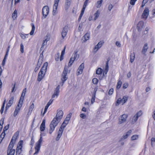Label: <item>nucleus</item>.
I'll list each match as a JSON object with an SVG mask.
<instances>
[{
  "mask_svg": "<svg viewBox=\"0 0 155 155\" xmlns=\"http://www.w3.org/2000/svg\"><path fill=\"white\" fill-rule=\"evenodd\" d=\"M49 11V9L48 6L46 5L44 6L42 9V13L44 18H46L48 14Z\"/></svg>",
  "mask_w": 155,
  "mask_h": 155,
  "instance_id": "1a4fd4ad",
  "label": "nucleus"
},
{
  "mask_svg": "<svg viewBox=\"0 0 155 155\" xmlns=\"http://www.w3.org/2000/svg\"><path fill=\"white\" fill-rule=\"evenodd\" d=\"M128 96H124L122 98L120 97L119 98L115 103L116 106H118L120 104L123 105L126 103L128 99Z\"/></svg>",
  "mask_w": 155,
  "mask_h": 155,
  "instance_id": "423d86ee",
  "label": "nucleus"
},
{
  "mask_svg": "<svg viewBox=\"0 0 155 155\" xmlns=\"http://www.w3.org/2000/svg\"><path fill=\"white\" fill-rule=\"evenodd\" d=\"M4 108V106H2L1 109L0 110V111H1V114H2L3 113Z\"/></svg>",
  "mask_w": 155,
  "mask_h": 155,
  "instance_id": "69168bd1",
  "label": "nucleus"
},
{
  "mask_svg": "<svg viewBox=\"0 0 155 155\" xmlns=\"http://www.w3.org/2000/svg\"><path fill=\"white\" fill-rule=\"evenodd\" d=\"M5 61H6V60L3 59L2 61V65L3 66H4L5 65Z\"/></svg>",
  "mask_w": 155,
  "mask_h": 155,
  "instance_id": "338daca9",
  "label": "nucleus"
},
{
  "mask_svg": "<svg viewBox=\"0 0 155 155\" xmlns=\"http://www.w3.org/2000/svg\"><path fill=\"white\" fill-rule=\"evenodd\" d=\"M19 111V110L15 109L14 113V116L15 117L17 115Z\"/></svg>",
  "mask_w": 155,
  "mask_h": 155,
  "instance_id": "79ce46f5",
  "label": "nucleus"
},
{
  "mask_svg": "<svg viewBox=\"0 0 155 155\" xmlns=\"http://www.w3.org/2000/svg\"><path fill=\"white\" fill-rule=\"evenodd\" d=\"M42 63V60H40V58L39 59L37 65V66L35 68V72H36L38 71L39 69L40 66Z\"/></svg>",
  "mask_w": 155,
  "mask_h": 155,
  "instance_id": "6ab92c4d",
  "label": "nucleus"
},
{
  "mask_svg": "<svg viewBox=\"0 0 155 155\" xmlns=\"http://www.w3.org/2000/svg\"><path fill=\"white\" fill-rule=\"evenodd\" d=\"M100 14V12L98 10H97L96 12L94 14V15L95 16V17L94 18V20H96L97 18L99 16Z\"/></svg>",
  "mask_w": 155,
  "mask_h": 155,
  "instance_id": "72a5a7b5",
  "label": "nucleus"
},
{
  "mask_svg": "<svg viewBox=\"0 0 155 155\" xmlns=\"http://www.w3.org/2000/svg\"><path fill=\"white\" fill-rule=\"evenodd\" d=\"M70 119L71 118H70L67 117H66L65 118V119L64 120V121H67V122H68L69 123V121L70 120Z\"/></svg>",
  "mask_w": 155,
  "mask_h": 155,
  "instance_id": "e2e57ef3",
  "label": "nucleus"
},
{
  "mask_svg": "<svg viewBox=\"0 0 155 155\" xmlns=\"http://www.w3.org/2000/svg\"><path fill=\"white\" fill-rule=\"evenodd\" d=\"M60 0H54V4L53 5V14L55 15L56 13L59 2Z\"/></svg>",
  "mask_w": 155,
  "mask_h": 155,
  "instance_id": "9d476101",
  "label": "nucleus"
},
{
  "mask_svg": "<svg viewBox=\"0 0 155 155\" xmlns=\"http://www.w3.org/2000/svg\"><path fill=\"white\" fill-rule=\"evenodd\" d=\"M48 66V63L45 62L38 73L37 78V80L38 81H40L44 77Z\"/></svg>",
  "mask_w": 155,
  "mask_h": 155,
  "instance_id": "7ed1b4c3",
  "label": "nucleus"
},
{
  "mask_svg": "<svg viewBox=\"0 0 155 155\" xmlns=\"http://www.w3.org/2000/svg\"><path fill=\"white\" fill-rule=\"evenodd\" d=\"M110 60L109 58H108L107 61L106 63V66L105 67V69L104 70V71L106 73L108 71L109 66H108V62Z\"/></svg>",
  "mask_w": 155,
  "mask_h": 155,
  "instance_id": "bb28decb",
  "label": "nucleus"
},
{
  "mask_svg": "<svg viewBox=\"0 0 155 155\" xmlns=\"http://www.w3.org/2000/svg\"><path fill=\"white\" fill-rule=\"evenodd\" d=\"M149 9L148 8L145 7L142 15V18L145 19H147L149 15Z\"/></svg>",
  "mask_w": 155,
  "mask_h": 155,
  "instance_id": "f8f14e48",
  "label": "nucleus"
},
{
  "mask_svg": "<svg viewBox=\"0 0 155 155\" xmlns=\"http://www.w3.org/2000/svg\"><path fill=\"white\" fill-rule=\"evenodd\" d=\"M68 70V68H67L65 67L63 72L61 79L62 81L63 84L68 79L67 76Z\"/></svg>",
  "mask_w": 155,
  "mask_h": 155,
  "instance_id": "6e6552de",
  "label": "nucleus"
},
{
  "mask_svg": "<svg viewBox=\"0 0 155 155\" xmlns=\"http://www.w3.org/2000/svg\"><path fill=\"white\" fill-rule=\"evenodd\" d=\"M31 26L32 28L31 30L30 33V35H33L34 33L35 29V27L33 23H31Z\"/></svg>",
  "mask_w": 155,
  "mask_h": 155,
  "instance_id": "a878e982",
  "label": "nucleus"
},
{
  "mask_svg": "<svg viewBox=\"0 0 155 155\" xmlns=\"http://www.w3.org/2000/svg\"><path fill=\"white\" fill-rule=\"evenodd\" d=\"M60 54L59 53L56 54L55 55V59L56 61H58L59 59Z\"/></svg>",
  "mask_w": 155,
  "mask_h": 155,
  "instance_id": "a19ab883",
  "label": "nucleus"
},
{
  "mask_svg": "<svg viewBox=\"0 0 155 155\" xmlns=\"http://www.w3.org/2000/svg\"><path fill=\"white\" fill-rule=\"evenodd\" d=\"M114 89L113 88H110L108 92V94L110 95H111L113 93Z\"/></svg>",
  "mask_w": 155,
  "mask_h": 155,
  "instance_id": "49530a36",
  "label": "nucleus"
},
{
  "mask_svg": "<svg viewBox=\"0 0 155 155\" xmlns=\"http://www.w3.org/2000/svg\"><path fill=\"white\" fill-rule=\"evenodd\" d=\"M80 117L83 119H84L86 117V116L84 114H80Z\"/></svg>",
  "mask_w": 155,
  "mask_h": 155,
  "instance_id": "5fc2aeb1",
  "label": "nucleus"
},
{
  "mask_svg": "<svg viewBox=\"0 0 155 155\" xmlns=\"http://www.w3.org/2000/svg\"><path fill=\"white\" fill-rule=\"evenodd\" d=\"M148 48V47L147 46V44L146 43L143 46V49L142 51V54L145 55V54L146 52L147 51V50Z\"/></svg>",
  "mask_w": 155,
  "mask_h": 155,
  "instance_id": "b1692460",
  "label": "nucleus"
},
{
  "mask_svg": "<svg viewBox=\"0 0 155 155\" xmlns=\"http://www.w3.org/2000/svg\"><path fill=\"white\" fill-rule=\"evenodd\" d=\"M122 84L121 79H119L116 85V88L117 90H119Z\"/></svg>",
  "mask_w": 155,
  "mask_h": 155,
  "instance_id": "393cba45",
  "label": "nucleus"
},
{
  "mask_svg": "<svg viewBox=\"0 0 155 155\" xmlns=\"http://www.w3.org/2000/svg\"><path fill=\"white\" fill-rule=\"evenodd\" d=\"M83 38L84 39V41H87L89 39L90 34L88 33H86L83 36Z\"/></svg>",
  "mask_w": 155,
  "mask_h": 155,
  "instance_id": "c756f323",
  "label": "nucleus"
},
{
  "mask_svg": "<svg viewBox=\"0 0 155 155\" xmlns=\"http://www.w3.org/2000/svg\"><path fill=\"white\" fill-rule=\"evenodd\" d=\"M60 85H58L54 90V92L52 96V98H54L55 97H57L59 93Z\"/></svg>",
  "mask_w": 155,
  "mask_h": 155,
  "instance_id": "ddd939ff",
  "label": "nucleus"
},
{
  "mask_svg": "<svg viewBox=\"0 0 155 155\" xmlns=\"http://www.w3.org/2000/svg\"><path fill=\"white\" fill-rule=\"evenodd\" d=\"M14 98L13 97H11L10 99L8 101L6 105V107L8 108L10 107L13 103Z\"/></svg>",
  "mask_w": 155,
  "mask_h": 155,
  "instance_id": "f3484780",
  "label": "nucleus"
},
{
  "mask_svg": "<svg viewBox=\"0 0 155 155\" xmlns=\"http://www.w3.org/2000/svg\"><path fill=\"white\" fill-rule=\"evenodd\" d=\"M49 40L48 39L47 40V39H45L44 41V42L42 44V47H44V46L47 44V42Z\"/></svg>",
  "mask_w": 155,
  "mask_h": 155,
  "instance_id": "3c124183",
  "label": "nucleus"
},
{
  "mask_svg": "<svg viewBox=\"0 0 155 155\" xmlns=\"http://www.w3.org/2000/svg\"><path fill=\"white\" fill-rule=\"evenodd\" d=\"M128 84L127 83H125L123 85V88L124 89H126L128 87Z\"/></svg>",
  "mask_w": 155,
  "mask_h": 155,
  "instance_id": "37998d69",
  "label": "nucleus"
},
{
  "mask_svg": "<svg viewBox=\"0 0 155 155\" xmlns=\"http://www.w3.org/2000/svg\"><path fill=\"white\" fill-rule=\"evenodd\" d=\"M26 91V88H24L22 91L18 103L16 108V109L20 110L22 107L24 97Z\"/></svg>",
  "mask_w": 155,
  "mask_h": 155,
  "instance_id": "39448f33",
  "label": "nucleus"
},
{
  "mask_svg": "<svg viewBox=\"0 0 155 155\" xmlns=\"http://www.w3.org/2000/svg\"><path fill=\"white\" fill-rule=\"evenodd\" d=\"M77 52L76 51L74 52V54L72 55V56L71 57V58H72V61H74L76 58L78 54H77Z\"/></svg>",
  "mask_w": 155,
  "mask_h": 155,
  "instance_id": "f704fd0d",
  "label": "nucleus"
},
{
  "mask_svg": "<svg viewBox=\"0 0 155 155\" xmlns=\"http://www.w3.org/2000/svg\"><path fill=\"white\" fill-rule=\"evenodd\" d=\"M153 114L152 115L153 117V119L155 120V110L153 111Z\"/></svg>",
  "mask_w": 155,
  "mask_h": 155,
  "instance_id": "774afa93",
  "label": "nucleus"
},
{
  "mask_svg": "<svg viewBox=\"0 0 155 155\" xmlns=\"http://www.w3.org/2000/svg\"><path fill=\"white\" fill-rule=\"evenodd\" d=\"M148 0H143L142 3L141 7H143L145 5V4L148 2Z\"/></svg>",
  "mask_w": 155,
  "mask_h": 155,
  "instance_id": "a18cd8bd",
  "label": "nucleus"
},
{
  "mask_svg": "<svg viewBox=\"0 0 155 155\" xmlns=\"http://www.w3.org/2000/svg\"><path fill=\"white\" fill-rule=\"evenodd\" d=\"M84 67V64L83 63L80 65L77 70V75L81 74L82 73Z\"/></svg>",
  "mask_w": 155,
  "mask_h": 155,
  "instance_id": "9b49d317",
  "label": "nucleus"
},
{
  "mask_svg": "<svg viewBox=\"0 0 155 155\" xmlns=\"http://www.w3.org/2000/svg\"><path fill=\"white\" fill-rule=\"evenodd\" d=\"M83 15L82 14H81V13L80 14V15H79V18H78V21L79 22V21H81V19L82 18V17Z\"/></svg>",
  "mask_w": 155,
  "mask_h": 155,
  "instance_id": "bf43d9fd",
  "label": "nucleus"
},
{
  "mask_svg": "<svg viewBox=\"0 0 155 155\" xmlns=\"http://www.w3.org/2000/svg\"><path fill=\"white\" fill-rule=\"evenodd\" d=\"M34 104L32 103L29 107V111H32L34 108Z\"/></svg>",
  "mask_w": 155,
  "mask_h": 155,
  "instance_id": "de8ad7c7",
  "label": "nucleus"
},
{
  "mask_svg": "<svg viewBox=\"0 0 155 155\" xmlns=\"http://www.w3.org/2000/svg\"><path fill=\"white\" fill-rule=\"evenodd\" d=\"M102 2H103L102 0H101L100 1H98L97 2V8H99L101 7Z\"/></svg>",
  "mask_w": 155,
  "mask_h": 155,
  "instance_id": "c9c22d12",
  "label": "nucleus"
},
{
  "mask_svg": "<svg viewBox=\"0 0 155 155\" xmlns=\"http://www.w3.org/2000/svg\"><path fill=\"white\" fill-rule=\"evenodd\" d=\"M68 26L66 27L65 26L63 29V30L62 31L61 35L63 39L66 36L67 34V31L68 30Z\"/></svg>",
  "mask_w": 155,
  "mask_h": 155,
  "instance_id": "2eb2a0df",
  "label": "nucleus"
},
{
  "mask_svg": "<svg viewBox=\"0 0 155 155\" xmlns=\"http://www.w3.org/2000/svg\"><path fill=\"white\" fill-rule=\"evenodd\" d=\"M9 124H8L6 126H5L4 128L3 131L2 132H5V131L8 129L9 128Z\"/></svg>",
  "mask_w": 155,
  "mask_h": 155,
  "instance_id": "c03bdc74",
  "label": "nucleus"
},
{
  "mask_svg": "<svg viewBox=\"0 0 155 155\" xmlns=\"http://www.w3.org/2000/svg\"><path fill=\"white\" fill-rule=\"evenodd\" d=\"M45 134H46L45 133L41 132L40 138L36 144L35 147V152L33 155H37L39 153L40 149L41 143L42 141V137L45 136Z\"/></svg>",
  "mask_w": 155,
  "mask_h": 155,
  "instance_id": "20e7f679",
  "label": "nucleus"
},
{
  "mask_svg": "<svg viewBox=\"0 0 155 155\" xmlns=\"http://www.w3.org/2000/svg\"><path fill=\"white\" fill-rule=\"evenodd\" d=\"M5 135V132H2V133L0 135V137H1L2 138H3V139L4 138Z\"/></svg>",
  "mask_w": 155,
  "mask_h": 155,
  "instance_id": "864d4df0",
  "label": "nucleus"
},
{
  "mask_svg": "<svg viewBox=\"0 0 155 155\" xmlns=\"http://www.w3.org/2000/svg\"><path fill=\"white\" fill-rule=\"evenodd\" d=\"M142 114V112L141 110L139 111L136 114V121L137 120L138 118Z\"/></svg>",
  "mask_w": 155,
  "mask_h": 155,
  "instance_id": "4c0bfd02",
  "label": "nucleus"
},
{
  "mask_svg": "<svg viewBox=\"0 0 155 155\" xmlns=\"http://www.w3.org/2000/svg\"><path fill=\"white\" fill-rule=\"evenodd\" d=\"M127 117V115L126 114H123L121 116V119H120L119 122L121 124L125 122L126 121V119Z\"/></svg>",
  "mask_w": 155,
  "mask_h": 155,
  "instance_id": "dca6fc26",
  "label": "nucleus"
},
{
  "mask_svg": "<svg viewBox=\"0 0 155 155\" xmlns=\"http://www.w3.org/2000/svg\"><path fill=\"white\" fill-rule=\"evenodd\" d=\"M15 85H16V83H15V84H14V86L13 87H12V92H13L14 91H15Z\"/></svg>",
  "mask_w": 155,
  "mask_h": 155,
  "instance_id": "680f3d73",
  "label": "nucleus"
},
{
  "mask_svg": "<svg viewBox=\"0 0 155 155\" xmlns=\"http://www.w3.org/2000/svg\"><path fill=\"white\" fill-rule=\"evenodd\" d=\"M98 81V80L96 78H94L92 80L93 83L94 84H97Z\"/></svg>",
  "mask_w": 155,
  "mask_h": 155,
  "instance_id": "ea45409f",
  "label": "nucleus"
},
{
  "mask_svg": "<svg viewBox=\"0 0 155 155\" xmlns=\"http://www.w3.org/2000/svg\"><path fill=\"white\" fill-rule=\"evenodd\" d=\"M53 101V100L52 99H50L47 104L50 106L52 103Z\"/></svg>",
  "mask_w": 155,
  "mask_h": 155,
  "instance_id": "13d9d810",
  "label": "nucleus"
},
{
  "mask_svg": "<svg viewBox=\"0 0 155 155\" xmlns=\"http://www.w3.org/2000/svg\"><path fill=\"white\" fill-rule=\"evenodd\" d=\"M135 2L136 0H131L130 3L131 5H134L135 4Z\"/></svg>",
  "mask_w": 155,
  "mask_h": 155,
  "instance_id": "6e6d98bb",
  "label": "nucleus"
},
{
  "mask_svg": "<svg viewBox=\"0 0 155 155\" xmlns=\"http://www.w3.org/2000/svg\"><path fill=\"white\" fill-rule=\"evenodd\" d=\"M132 132V130H129L126 134L125 135H124L123 136V137L124 139H125L127 138L129 136Z\"/></svg>",
  "mask_w": 155,
  "mask_h": 155,
  "instance_id": "2f4dec72",
  "label": "nucleus"
},
{
  "mask_svg": "<svg viewBox=\"0 0 155 155\" xmlns=\"http://www.w3.org/2000/svg\"><path fill=\"white\" fill-rule=\"evenodd\" d=\"M135 58V54L134 52L131 53L130 56V62L132 63L134 61Z\"/></svg>",
  "mask_w": 155,
  "mask_h": 155,
  "instance_id": "cd10ccee",
  "label": "nucleus"
},
{
  "mask_svg": "<svg viewBox=\"0 0 155 155\" xmlns=\"http://www.w3.org/2000/svg\"><path fill=\"white\" fill-rule=\"evenodd\" d=\"M95 94H93L92 97L91 99V103L93 104L95 102Z\"/></svg>",
  "mask_w": 155,
  "mask_h": 155,
  "instance_id": "58836bf2",
  "label": "nucleus"
},
{
  "mask_svg": "<svg viewBox=\"0 0 155 155\" xmlns=\"http://www.w3.org/2000/svg\"><path fill=\"white\" fill-rule=\"evenodd\" d=\"M45 120L44 119L40 126V130L41 131H43L45 130Z\"/></svg>",
  "mask_w": 155,
  "mask_h": 155,
  "instance_id": "a211bd4d",
  "label": "nucleus"
},
{
  "mask_svg": "<svg viewBox=\"0 0 155 155\" xmlns=\"http://www.w3.org/2000/svg\"><path fill=\"white\" fill-rule=\"evenodd\" d=\"M131 140H136V135H134L131 137Z\"/></svg>",
  "mask_w": 155,
  "mask_h": 155,
  "instance_id": "0e129e2a",
  "label": "nucleus"
},
{
  "mask_svg": "<svg viewBox=\"0 0 155 155\" xmlns=\"http://www.w3.org/2000/svg\"><path fill=\"white\" fill-rule=\"evenodd\" d=\"M143 22L142 21H140L137 25V28L138 30L140 31L141 30L142 28H143Z\"/></svg>",
  "mask_w": 155,
  "mask_h": 155,
  "instance_id": "aec40b11",
  "label": "nucleus"
},
{
  "mask_svg": "<svg viewBox=\"0 0 155 155\" xmlns=\"http://www.w3.org/2000/svg\"><path fill=\"white\" fill-rule=\"evenodd\" d=\"M4 119L2 118L0 120V133H1L2 127L3 125L4 124Z\"/></svg>",
  "mask_w": 155,
  "mask_h": 155,
  "instance_id": "7c9ffc66",
  "label": "nucleus"
},
{
  "mask_svg": "<svg viewBox=\"0 0 155 155\" xmlns=\"http://www.w3.org/2000/svg\"><path fill=\"white\" fill-rule=\"evenodd\" d=\"M63 131L64 130L60 129H59V130L58 131L57 137L56 138V140H59L62 135Z\"/></svg>",
  "mask_w": 155,
  "mask_h": 155,
  "instance_id": "4be33fe9",
  "label": "nucleus"
},
{
  "mask_svg": "<svg viewBox=\"0 0 155 155\" xmlns=\"http://www.w3.org/2000/svg\"><path fill=\"white\" fill-rule=\"evenodd\" d=\"M72 58H71L68 64V66H71L74 62V61H72Z\"/></svg>",
  "mask_w": 155,
  "mask_h": 155,
  "instance_id": "603ef678",
  "label": "nucleus"
},
{
  "mask_svg": "<svg viewBox=\"0 0 155 155\" xmlns=\"http://www.w3.org/2000/svg\"><path fill=\"white\" fill-rule=\"evenodd\" d=\"M113 7V6L111 4H110L108 6V9L110 11Z\"/></svg>",
  "mask_w": 155,
  "mask_h": 155,
  "instance_id": "052dcab7",
  "label": "nucleus"
},
{
  "mask_svg": "<svg viewBox=\"0 0 155 155\" xmlns=\"http://www.w3.org/2000/svg\"><path fill=\"white\" fill-rule=\"evenodd\" d=\"M34 143H35V140H34V137H33V136H32L31 137V140L30 142V147H31V148L34 145Z\"/></svg>",
  "mask_w": 155,
  "mask_h": 155,
  "instance_id": "473e14b6",
  "label": "nucleus"
},
{
  "mask_svg": "<svg viewBox=\"0 0 155 155\" xmlns=\"http://www.w3.org/2000/svg\"><path fill=\"white\" fill-rule=\"evenodd\" d=\"M68 122L67 121H64L61 125L59 129L64 130L66 125L68 124Z\"/></svg>",
  "mask_w": 155,
  "mask_h": 155,
  "instance_id": "412c9836",
  "label": "nucleus"
},
{
  "mask_svg": "<svg viewBox=\"0 0 155 155\" xmlns=\"http://www.w3.org/2000/svg\"><path fill=\"white\" fill-rule=\"evenodd\" d=\"M116 45L118 47H121V44L120 42L118 41H117L116 42Z\"/></svg>",
  "mask_w": 155,
  "mask_h": 155,
  "instance_id": "4d7b16f0",
  "label": "nucleus"
},
{
  "mask_svg": "<svg viewBox=\"0 0 155 155\" xmlns=\"http://www.w3.org/2000/svg\"><path fill=\"white\" fill-rule=\"evenodd\" d=\"M23 141V140H20L18 143V146L16 149V155H20L22 150Z\"/></svg>",
  "mask_w": 155,
  "mask_h": 155,
  "instance_id": "0eeeda50",
  "label": "nucleus"
},
{
  "mask_svg": "<svg viewBox=\"0 0 155 155\" xmlns=\"http://www.w3.org/2000/svg\"><path fill=\"white\" fill-rule=\"evenodd\" d=\"M17 11L16 9H15L14 12L12 14V17L13 19L16 18L17 17Z\"/></svg>",
  "mask_w": 155,
  "mask_h": 155,
  "instance_id": "e433bc0d",
  "label": "nucleus"
},
{
  "mask_svg": "<svg viewBox=\"0 0 155 155\" xmlns=\"http://www.w3.org/2000/svg\"><path fill=\"white\" fill-rule=\"evenodd\" d=\"M65 49H66V46H65L64 48V49L62 51V52H61V55L60 58V60L61 61H62L64 59V56L65 54Z\"/></svg>",
  "mask_w": 155,
  "mask_h": 155,
  "instance_id": "5701e85b",
  "label": "nucleus"
},
{
  "mask_svg": "<svg viewBox=\"0 0 155 155\" xmlns=\"http://www.w3.org/2000/svg\"><path fill=\"white\" fill-rule=\"evenodd\" d=\"M104 43V42L102 41H100L95 46L94 49V51L95 52H96L102 47Z\"/></svg>",
  "mask_w": 155,
  "mask_h": 155,
  "instance_id": "4468645a",
  "label": "nucleus"
},
{
  "mask_svg": "<svg viewBox=\"0 0 155 155\" xmlns=\"http://www.w3.org/2000/svg\"><path fill=\"white\" fill-rule=\"evenodd\" d=\"M19 133V132L18 131L16 132L12 137L8 147L7 154H8V155H9L10 154L14 155L15 153V150L13 149V148L16 140L18 137Z\"/></svg>",
  "mask_w": 155,
  "mask_h": 155,
  "instance_id": "f03ea898",
  "label": "nucleus"
},
{
  "mask_svg": "<svg viewBox=\"0 0 155 155\" xmlns=\"http://www.w3.org/2000/svg\"><path fill=\"white\" fill-rule=\"evenodd\" d=\"M20 51L22 53L24 52V46L22 43L20 45Z\"/></svg>",
  "mask_w": 155,
  "mask_h": 155,
  "instance_id": "09e8293b",
  "label": "nucleus"
},
{
  "mask_svg": "<svg viewBox=\"0 0 155 155\" xmlns=\"http://www.w3.org/2000/svg\"><path fill=\"white\" fill-rule=\"evenodd\" d=\"M63 114L62 110L59 109L57 110L56 117L53 119L50 124L49 132L50 134H51L54 130L55 127L62 119Z\"/></svg>",
  "mask_w": 155,
  "mask_h": 155,
  "instance_id": "f257e3e1",
  "label": "nucleus"
},
{
  "mask_svg": "<svg viewBox=\"0 0 155 155\" xmlns=\"http://www.w3.org/2000/svg\"><path fill=\"white\" fill-rule=\"evenodd\" d=\"M155 142V138L152 137L151 140V143L152 147H153V143Z\"/></svg>",
  "mask_w": 155,
  "mask_h": 155,
  "instance_id": "8fccbe9b",
  "label": "nucleus"
},
{
  "mask_svg": "<svg viewBox=\"0 0 155 155\" xmlns=\"http://www.w3.org/2000/svg\"><path fill=\"white\" fill-rule=\"evenodd\" d=\"M103 72V69L100 68H99L96 70V74H101Z\"/></svg>",
  "mask_w": 155,
  "mask_h": 155,
  "instance_id": "c85d7f7f",
  "label": "nucleus"
}]
</instances>
